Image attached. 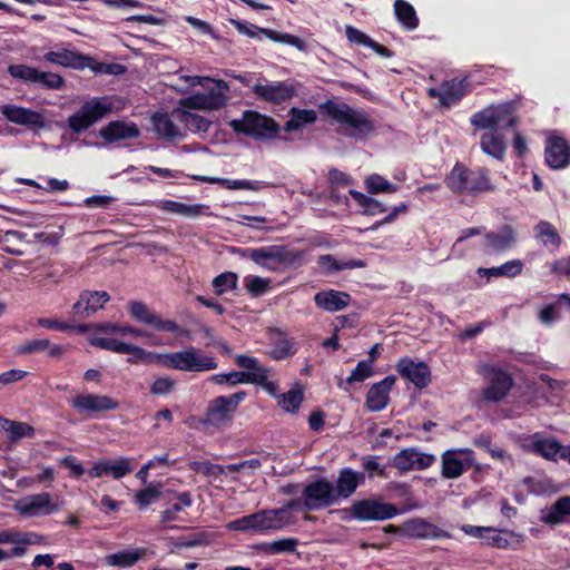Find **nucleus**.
Segmentation results:
<instances>
[{
    "label": "nucleus",
    "instance_id": "nucleus-20",
    "mask_svg": "<svg viewBox=\"0 0 570 570\" xmlns=\"http://www.w3.org/2000/svg\"><path fill=\"white\" fill-rule=\"evenodd\" d=\"M365 473L355 471L352 468H343L338 471L335 483H333L336 502L350 499L356 490L365 484Z\"/></svg>",
    "mask_w": 570,
    "mask_h": 570
},
{
    "label": "nucleus",
    "instance_id": "nucleus-58",
    "mask_svg": "<svg viewBox=\"0 0 570 570\" xmlns=\"http://www.w3.org/2000/svg\"><path fill=\"white\" fill-rule=\"evenodd\" d=\"M244 287L252 297H259L271 288V279L248 275L244 278Z\"/></svg>",
    "mask_w": 570,
    "mask_h": 570
},
{
    "label": "nucleus",
    "instance_id": "nucleus-18",
    "mask_svg": "<svg viewBox=\"0 0 570 570\" xmlns=\"http://www.w3.org/2000/svg\"><path fill=\"white\" fill-rule=\"evenodd\" d=\"M1 114L8 121L24 126L31 130L43 129L47 125L43 114L16 105H3Z\"/></svg>",
    "mask_w": 570,
    "mask_h": 570
},
{
    "label": "nucleus",
    "instance_id": "nucleus-25",
    "mask_svg": "<svg viewBox=\"0 0 570 570\" xmlns=\"http://www.w3.org/2000/svg\"><path fill=\"white\" fill-rule=\"evenodd\" d=\"M254 94L261 100L282 104L295 96V89L286 82L257 83L254 86Z\"/></svg>",
    "mask_w": 570,
    "mask_h": 570
},
{
    "label": "nucleus",
    "instance_id": "nucleus-4",
    "mask_svg": "<svg viewBox=\"0 0 570 570\" xmlns=\"http://www.w3.org/2000/svg\"><path fill=\"white\" fill-rule=\"evenodd\" d=\"M444 181L452 193L474 197L493 193L497 188L491 180L489 168H469L459 161L452 167Z\"/></svg>",
    "mask_w": 570,
    "mask_h": 570
},
{
    "label": "nucleus",
    "instance_id": "nucleus-15",
    "mask_svg": "<svg viewBox=\"0 0 570 570\" xmlns=\"http://www.w3.org/2000/svg\"><path fill=\"white\" fill-rule=\"evenodd\" d=\"M471 91V85L466 78H452L443 81L438 88H429L428 96L438 98L441 107L450 108L458 104Z\"/></svg>",
    "mask_w": 570,
    "mask_h": 570
},
{
    "label": "nucleus",
    "instance_id": "nucleus-19",
    "mask_svg": "<svg viewBox=\"0 0 570 570\" xmlns=\"http://www.w3.org/2000/svg\"><path fill=\"white\" fill-rule=\"evenodd\" d=\"M397 373L419 390L431 383V370L425 362H414L411 357H401L396 363Z\"/></svg>",
    "mask_w": 570,
    "mask_h": 570
},
{
    "label": "nucleus",
    "instance_id": "nucleus-36",
    "mask_svg": "<svg viewBox=\"0 0 570 570\" xmlns=\"http://www.w3.org/2000/svg\"><path fill=\"white\" fill-rule=\"evenodd\" d=\"M146 554L145 548H136L118 551L107 554L104 559L105 564L119 568H131Z\"/></svg>",
    "mask_w": 570,
    "mask_h": 570
},
{
    "label": "nucleus",
    "instance_id": "nucleus-38",
    "mask_svg": "<svg viewBox=\"0 0 570 570\" xmlns=\"http://www.w3.org/2000/svg\"><path fill=\"white\" fill-rule=\"evenodd\" d=\"M0 428L8 432L10 443H17L21 439L35 436V428L26 422H18L0 416Z\"/></svg>",
    "mask_w": 570,
    "mask_h": 570
},
{
    "label": "nucleus",
    "instance_id": "nucleus-1",
    "mask_svg": "<svg viewBox=\"0 0 570 570\" xmlns=\"http://www.w3.org/2000/svg\"><path fill=\"white\" fill-rule=\"evenodd\" d=\"M517 114V104L505 101L492 104L474 112L470 122L476 130H489L480 137L481 150L495 160L504 161L507 144L499 129L517 128L519 118Z\"/></svg>",
    "mask_w": 570,
    "mask_h": 570
},
{
    "label": "nucleus",
    "instance_id": "nucleus-56",
    "mask_svg": "<svg viewBox=\"0 0 570 570\" xmlns=\"http://www.w3.org/2000/svg\"><path fill=\"white\" fill-rule=\"evenodd\" d=\"M124 354H130V356L127 358V362L130 364L142 362L146 364L157 365V352L147 351L140 346L128 343L127 350L125 351Z\"/></svg>",
    "mask_w": 570,
    "mask_h": 570
},
{
    "label": "nucleus",
    "instance_id": "nucleus-55",
    "mask_svg": "<svg viewBox=\"0 0 570 570\" xmlns=\"http://www.w3.org/2000/svg\"><path fill=\"white\" fill-rule=\"evenodd\" d=\"M8 73L26 85H36L39 70L23 63L9 65Z\"/></svg>",
    "mask_w": 570,
    "mask_h": 570
},
{
    "label": "nucleus",
    "instance_id": "nucleus-2",
    "mask_svg": "<svg viewBox=\"0 0 570 570\" xmlns=\"http://www.w3.org/2000/svg\"><path fill=\"white\" fill-rule=\"evenodd\" d=\"M320 111L338 124V132L345 137L366 140L375 132V120L364 109H354L345 102L326 100L320 105Z\"/></svg>",
    "mask_w": 570,
    "mask_h": 570
},
{
    "label": "nucleus",
    "instance_id": "nucleus-42",
    "mask_svg": "<svg viewBox=\"0 0 570 570\" xmlns=\"http://www.w3.org/2000/svg\"><path fill=\"white\" fill-rule=\"evenodd\" d=\"M153 205L163 212H168L187 217L199 215L203 208L202 205H188L171 199L155 200L153 202Z\"/></svg>",
    "mask_w": 570,
    "mask_h": 570
},
{
    "label": "nucleus",
    "instance_id": "nucleus-17",
    "mask_svg": "<svg viewBox=\"0 0 570 570\" xmlns=\"http://www.w3.org/2000/svg\"><path fill=\"white\" fill-rule=\"evenodd\" d=\"M402 534L414 539H450L451 533L423 518H411L403 522Z\"/></svg>",
    "mask_w": 570,
    "mask_h": 570
},
{
    "label": "nucleus",
    "instance_id": "nucleus-16",
    "mask_svg": "<svg viewBox=\"0 0 570 570\" xmlns=\"http://www.w3.org/2000/svg\"><path fill=\"white\" fill-rule=\"evenodd\" d=\"M474 464V452L471 449L446 450L442 454V475L452 480L461 476Z\"/></svg>",
    "mask_w": 570,
    "mask_h": 570
},
{
    "label": "nucleus",
    "instance_id": "nucleus-47",
    "mask_svg": "<svg viewBox=\"0 0 570 570\" xmlns=\"http://www.w3.org/2000/svg\"><path fill=\"white\" fill-rule=\"evenodd\" d=\"M259 32L274 42L285 43L295 47L299 51L307 50V43L297 36L278 32L268 28H259Z\"/></svg>",
    "mask_w": 570,
    "mask_h": 570
},
{
    "label": "nucleus",
    "instance_id": "nucleus-37",
    "mask_svg": "<svg viewBox=\"0 0 570 570\" xmlns=\"http://www.w3.org/2000/svg\"><path fill=\"white\" fill-rule=\"evenodd\" d=\"M535 239L550 250H557L562 242L558 229L547 220H540L533 228Z\"/></svg>",
    "mask_w": 570,
    "mask_h": 570
},
{
    "label": "nucleus",
    "instance_id": "nucleus-26",
    "mask_svg": "<svg viewBox=\"0 0 570 570\" xmlns=\"http://www.w3.org/2000/svg\"><path fill=\"white\" fill-rule=\"evenodd\" d=\"M99 135L105 141L114 144L120 140L136 139L139 137L140 131L135 122L114 120L102 127Z\"/></svg>",
    "mask_w": 570,
    "mask_h": 570
},
{
    "label": "nucleus",
    "instance_id": "nucleus-24",
    "mask_svg": "<svg viewBox=\"0 0 570 570\" xmlns=\"http://www.w3.org/2000/svg\"><path fill=\"white\" fill-rule=\"evenodd\" d=\"M59 505L52 502L51 494L42 492L20 501L19 511L24 515H48L57 512Z\"/></svg>",
    "mask_w": 570,
    "mask_h": 570
},
{
    "label": "nucleus",
    "instance_id": "nucleus-13",
    "mask_svg": "<svg viewBox=\"0 0 570 570\" xmlns=\"http://www.w3.org/2000/svg\"><path fill=\"white\" fill-rule=\"evenodd\" d=\"M304 510L318 511L336 504L333 483L326 478H317L303 489Z\"/></svg>",
    "mask_w": 570,
    "mask_h": 570
},
{
    "label": "nucleus",
    "instance_id": "nucleus-53",
    "mask_svg": "<svg viewBox=\"0 0 570 570\" xmlns=\"http://www.w3.org/2000/svg\"><path fill=\"white\" fill-rule=\"evenodd\" d=\"M82 301L86 302L85 315H92L97 311L104 307V305L110 299L109 294L106 291H83Z\"/></svg>",
    "mask_w": 570,
    "mask_h": 570
},
{
    "label": "nucleus",
    "instance_id": "nucleus-12",
    "mask_svg": "<svg viewBox=\"0 0 570 570\" xmlns=\"http://www.w3.org/2000/svg\"><path fill=\"white\" fill-rule=\"evenodd\" d=\"M214 86L208 88L206 92L195 94L185 98L181 104L187 109L193 110H218L226 106L229 90L228 85L224 80L213 81Z\"/></svg>",
    "mask_w": 570,
    "mask_h": 570
},
{
    "label": "nucleus",
    "instance_id": "nucleus-59",
    "mask_svg": "<svg viewBox=\"0 0 570 570\" xmlns=\"http://www.w3.org/2000/svg\"><path fill=\"white\" fill-rule=\"evenodd\" d=\"M95 330L98 333L110 334V333H119L122 335L130 334L134 337H142L146 333L142 330L130 325H119L114 323H100L95 325Z\"/></svg>",
    "mask_w": 570,
    "mask_h": 570
},
{
    "label": "nucleus",
    "instance_id": "nucleus-57",
    "mask_svg": "<svg viewBox=\"0 0 570 570\" xmlns=\"http://www.w3.org/2000/svg\"><path fill=\"white\" fill-rule=\"evenodd\" d=\"M304 400V394L301 389H292L279 396L278 404L288 413L298 412Z\"/></svg>",
    "mask_w": 570,
    "mask_h": 570
},
{
    "label": "nucleus",
    "instance_id": "nucleus-23",
    "mask_svg": "<svg viewBox=\"0 0 570 570\" xmlns=\"http://www.w3.org/2000/svg\"><path fill=\"white\" fill-rule=\"evenodd\" d=\"M132 471L130 460L127 458H119L114 461L100 460L87 471L91 479L111 476L119 480Z\"/></svg>",
    "mask_w": 570,
    "mask_h": 570
},
{
    "label": "nucleus",
    "instance_id": "nucleus-8",
    "mask_svg": "<svg viewBox=\"0 0 570 570\" xmlns=\"http://www.w3.org/2000/svg\"><path fill=\"white\" fill-rule=\"evenodd\" d=\"M228 126L236 135H244L256 140L277 137L281 127L274 118L256 110H245L240 119H232Z\"/></svg>",
    "mask_w": 570,
    "mask_h": 570
},
{
    "label": "nucleus",
    "instance_id": "nucleus-33",
    "mask_svg": "<svg viewBox=\"0 0 570 570\" xmlns=\"http://www.w3.org/2000/svg\"><path fill=\"white\" fill-rule=\"evenodd\" d=\"M317 265L323 274L333 275L336 272L343 269L363 268L365 267V262L362 259L354 258L344 262H338L333 255L325 254L318 256Z\"/></svg>",
    "mask_w": 570,
    "mask_h": 570
},
{
    "label": "nucleus",
    "instance_id": "nucleus-46",
    "mask_svg": "<svg viewBox=\"0 0 570 570\" xmlns=\"http://www.w3.org/2000/svg\"><path fill=\"white\" fill-rule=\"evenodd\" d=\"M176 499L177 502L169 504L167 509L161 512L163 522L166 523L179 520L178 513L181 512L184 508H190L193 505V498L188 491L178 493Z\"/></svg>",
    "mask_w": 570,
    "mask_h": 570
},
{
    "label": "nucleus",
    "instance_id": "nucleus-44",
    "mask_svg": "<svg viewBox=\"0 0 570 570\" xmlns=\"http://www.w3.org/2000/svg\"><path fill=\"white\" fill-rule=\"evenodd\" d=\"M235 363L237 364V366L242 368L250 370L245 372L257 376L258 381H256L255 383H263L266 381V377L268 376V370L265 366L261 365L256 357L239 354L236 355ZM252 383L253 382H249V384Z\"/></svg>",
    "mask_w": 570,
    "mask_h": 570
},
{
    "label": "nucleus",
    "instance_id": "nucleus-60",
    "mask_svg": "<svg viewBox=\"0 0 570 570\" xmlns=\"http://www.w3.org/2000/svg\"><path fill=\"white\" fill-rule=\"evenodd\" d=\"M188 466L195 473L213 478L224 475L227 471L226 466L215 464L209 461H190Z\"/></svg>",
    "mask_w": 570,
    "mask_h": 570
},
{
    "label": "nucleus",
    "instance_id": "nucleus-35",
    "mask_svg": "<svg viewBox=\"0 0 570 570\" xmlns=\"http://www.w3.org/2000/svg\"><path fill=\"white\" fill-rule=\"evenodd\" d=\"M568 515H570V497H561L542 511L541 521L549 525H558L563 523Z\"/></svg>",
    "mask_w": 570,
    "mask_h": 570
},
{
    "label": "nucleus",
    "instance_id": "nucleus-54",
    "mask_svg": "<svg viewBox=\"0 0 570 570\" xmlns=\"http://www.w3.org/2000/svg\"><path fill=\"white\" fill-rule=\"evenodd\" d=\"M238 283V275L234 272H224L214 277L212 286L214 293L222 296L230 291L236 289Z\"/></svg>",
    "mask_w": 570,
    "mask_h": 570
},
{
    "label": "nucleus",
    "instance_id": "nucleus-6",
    "mask_svg": "<svg viewBox=\"0 0 570 570\" xmlns=\"http://www.w3.org/2000/svg\"><path fill=\"white\" fill-rule=\"evenodd\" d=\"M247 397V392L238 391L229 395H219L209 401L203 417H198V424L208 430H223L233 422L239 404Z\"/></svg>",
    "mask_w": 570,
    "mask_h": 570
},
{
    "label": "nucleus",
    "instance_id": "nucleus-61",
    "mask_svg": "<svg viewBox=\"0 0 570 570\" xmlns=\"http://www.w3.org/2000/svg\"><path fill=\"white\" fill-rule=\"evenodd\" d=\"M88 341L91 346L99 347L106 351H111L118 354H124L125 351L127 350L128 344L112 337H100L96 335L91 336Z\"/></svg>",
    "mask_w": 570,
    "mask_h": 570
},
{
    "label": "nucleus",
    "instance_id": "nucleus-3",
    "mask_svg": "<svg viewBox=\"0 0 570 570\" xmlns=\"http://www.w3.org/2000/svg\"><path fill=\"white\" fill-rule=\"evenodd\" d=\"M242 257L250 259L254 264L273 273H282L289 268L303 265L305 252L291 249L284 245H268L257 248H239Z\"/></svg>",
    "mask_w": 570,
    "mask_h": 570
},
{
    "label": "nucleus",
    "instance_id": "nucleus-31",
    "mask_svg": "<svg viewBox=\"0 0 570 570\" xmlns=\"http://www.w3.org/2000/svg\"><path fill=\"white\" fill-rule=\"evenodd\" d=\"M485 246L494 253L505 252L515 244V232L510 225L502 226L498 232L484 235Z\"/></svg>",
    "mask_w": 570,
    "mask_h": 570
},
{
    "label": "nucleus",
    "instance_id": "nucleus-5",
    "mask_svg": "<svg viewBox=\"0 0 570 570\" xmlns=\"http://www.w3.org/2000/svg\"><path fill=\"white\" fill-rule=\"evenodd\" d=\"M337 513L341 514V519L345 522L352 520L368 522L390 520L399 515L401 511L396 505L384 502L380 497H371L353 501L350 507L337 510Z\"/></svg>",
    "mask_w": 570,
    "mask_h": 570
},
{
    "label": "nucleus",
    "instance_id": "nucleus-29",
    "mask_svg": "<svg viewBox=\"0 0 570 570\" xmlns=\"http://www.w3.org/2000/svg\"><path fill=\"white\" fill-rule=\"evenodd\" d=\"M45 60L62 67L85 69L86 66H89L88 60H90V57L69 49H61L45 53Z\"/></svg>",
    "mask_w": 570,
    "mask_h": 570
},
{
    "label": "nucleus",
    "instance_id": "nucleus-30",
    "mask_svg": "<svg viewBox=\"0 0 570 570\" xmlns=\"http://www.w3.org/2000/svg\"><path fill=\"white\" fill-rule=\"evenodd\" d=\"M272 350L269 356L275 361H283L292 357L296 353L294 338L287 336L279 328H272Z\"/></svg>",
    "mask_w": 570,
    "mask_h": 570
},
{
    "label": "nucleus",
    "instance_id": "nucleus-28",
    "mask_svg": "<svg viewBox=\"0 0 570 570\" xmlns=\"http://www.w3.org/2000/svg\"><path fill=\"white\" fill-rule=\"evenodd\" d=\"M350 302L351 295L348 293L336 289L320 291L314 295L315 305L330 313L344 309Z\"/></svg>",
    "mask_w": 570,
    "mask_h": 570
},
{
    "label": "nucleus",
    "instance_id": "nucleus-41",
    "mask_svg": "<svg viewBox=\"0 0 570 570\" xmlns=\"http://www.w3.org/2000/svg\"><path fill=\"white\" fill-rule=\"evenodd\" d=\"M291 118L285 122L284 130L286 132H293L302 129L306 125H312L316 121L317 115L312 109H299L293 107L289 110Z\"/></svg>",
    "mask_w": 570,
    "mask_h": 570
},
{
    "label": "nucleus",
    "instance_id": "nucleus-45",
    "mask_svg": "<svg viewBox=\"0 0 570 570\" xmlns=\"http://www.w3.org/2000/svg\"><path fill=\"white\" fill-rule=\"evenodd\" d=\"M350 195L363 208V214L375 216L386 212V207L377 199L367 196L358 190L351 189Z\"/></svg>",
    "mask_w": 570,
    "mask_h": 570
},
{
    "label": "nucleus",
    "instance_id": "nucleus-10",
    "mask_svg": "<svg viewBox=\"0 0 570 570\" xmlns=\"http://www.w3.org/2000/svg\"><path fill=\"white\" fill-rule=\"evenodd\" d=\"M128 312L132 320L145 324L158 332L174 333L178 336L189 338V331L180 327L175 321L161 320L160 316L153 312L145 303L140 301H131L128 303Z\"/></svg>",
    "mask_w": 570,
    "mask_h": 570
},
{
    "label": "nucleus",
    "instance_id": "nucleus-11",
    "mask_svg": "<svg viewBox=\"0 0 570 570\" xmlns=\"http://www.w3.org/2000/svg\"><path fill=\"white\" fill-rule=\"evenodd\" d=\"M70 406L80 415L97 419L106 412L116 411L120 403L106 394H78L70 400Z\"/></svg>",
    "mask_w": 570,
    "mask_h": 570
},
{
    "label": "nucleus",
    "instance_id": "nucleus-64",
    "mask_svg": "<svg viewBox=\"0 0 570 570\" xmlns=\"http://www.w3.org/2000/svg\"><path fill=\"white\" fill-rule=\"evenodd\" d=\"M36 85L42 89L60 90L65 86V79L58 73L39 70Z\"/></svg>",
    "mask_w": 570,
    "mask_h": 570
},
{
    "label": "nucleus",
    "instance_id": "nucleus-62",
    "mask_svg": "<svg viewBox=\"0 0 570 570\" xmlns=\"http://www.w3.org/2000/svg\"><path fill=\"white\" fill-rule=\"evenodd\" d=\"M297 546H298V539H296V538H284V539L275 540V541L263 544L264 550L267 553H272V554L283 553V552L293 553L296 551Z\"/></svg>",
    "mask_w": 570,
    "mask_h": 570
},
{
    "label": "nucleus",
    "instance_id": "nucleus-43",
    "mask_svg": "<svg viewBox=\"0 0 570 570\" xmlns=\"http://www.w3.org/2000/svg\"><path fill=\"white\" fill-rule=\"evenodd\" d=\"M263 520L264 518L261 510L255 513L244 515L242 518L230 521L227 528L229 530L240 532L262 533Z\"/></svg>",
    "mask_w": 570,
    "mask_h": 570
},
{
    "label": "nucleus",
    "instance_id": "nucleus-39",
    "mask_svg": "<svg viewBox=\"0 0 570 570\" xmlns=\"http://www.w3.org/2000/svg\"><path fill=\"white\" fill-rule=\"evenodd\" d=\"M528 450L537 455H540L549 461H557L561 444L549 438H535L529 445Z\"/></svg>",
    "mask_w": 570,
    "mask_h": 570
},
{
    "label": "nucleus",
    "instance_id": "nucleus-14",
    "mask_svg": "<svg viewBox=\"0 0 570 570\" xmlns=\"http://www.w3.org/2000/svg\"><path fill=\"white\" fill-rule=\"evenodd\" d=\"M483 376L489 382V385L483 390V399L488 402L502 401L514 385L512 375L498 366H487Z\"/></svg>",
    "mask_w": 570,
    "mask_h": 570
},
{
    "label": "nucleus",
    "instance_id": "nucleus-51",
    "mask_svg": "<svg viewBox=\"0 0 570 570\" xmlns=\"http://www.w3.org/2000/svg\"><path fill=\"white\" fill-rule=\"evenodd\" d=\"M180 121L188 130L198 134H207L213 125L206 117L186 110L181 111Z\"/></svg>",
    "mask_w": 570,
    "mask_h": 570
},
{
    "label": "nucleus",
    "instance_id": "nucleus-32",
    "mask_svg": "<svg viewBox=\"0 0 570 570\" xmlns=\"http://www.w3.org/2000/svg\"><path fill=\"white\" fill-rule=\"evenodd\" d=\"M153 130L159 139L173 141L181 137L179 128L166 112H155L151 116Z\"/></svg>",
    "mask_w": 570,
    "mask_h": 570
},
{
    "label": "nucleus",
    "instance_id": "nucleus-49",
    "mask_svg": "<svg viewBox=\"0 0 570 570\" xmlns=\"http://www.w3.org/2000/svg\"><path fill=\"white\" fill-rule=\"evenodd\" d=\"M215 384H229L235 386L237 384H249V382L258 381L257 376L254 374H248L246 372L233 371L229 373H219L214 374L209 379Z\"/></svg>",
    "mask_w": 570,
    "mask_h": 570
},
{
    "label": "nucleus",
    "instance_id": "nucleus-27",
    "mask_svg": "<svg viewBox=\"0 0 570 570\" xmlns=\"http://www.w3.org/2000/svg\"><path fill=\"white\" fill-rule=\"evenodd\" d=\"M40 541V535L36 532H20L16 530L0 531V544L13 543L10 557H22L28 544H36Z\"/></svg>",
    "mask_w": 570,
    "mask_h": 570
},
{
    "label": "nucleus",
    "instance_id": "nucleus-7",
    "mask_svg": "<svg viewBox=\"0 0 570 570\" xmlns=\"http://www.w3.org/2000/svg\"><path fill=\"white\" fill-rule=\"evenodd\" d=\"M157 366L184 372H206L216 370L218 363L213 356H203L199 350L188 346L178 352L158 353Z\"/></svg>",
    "mask_w": 570,
    "mask_h": 570
},
{
    "label": "nucleus",
    "instance_id": "nucleus-40",
    "mask_svg": "<svg viewBox=\"0 0 570 570\" xmlns=\"http://www.w3.org/2000/svg\"><path fill=\"white\" fill-rule=\"evenodd\" d=\"M394 12L396 20L405 30L412 31L419 27L420 20L414 7L410 2L405 0H395Z\"/></svg>",
    "mask_w": 570,
    "mask_h": 570
},
{
    "label": "nucleus",
    "instance_id": "nucleus-22",
    "mask_svg": "<svg viewBox=\"0 0 570 570\" xmlns=\"http://www.w3.org/2000/svg\"><path fill=\"white\" fill-rule=\"evenodd\" d=\"M395 382L396 377L394 375H387L368 389L365 404L370 412H381L387 406L390 392Z\"/></svg>",
    "mask_w": 570,
    "mask_h": 570
},
{
    "label": "nucleus",
    "instance_id": "nucleus-63",
    "mask_svg": "<svg viewBox=\"0 0 570 570\" xmlns=\"http://www.w3.org/2000/svg\"><path fill=\"white\" fill-rule=\"evenodd\" d=\"M415 448H406L396 453L392 459V465L401 472L414 470Z\"/></svg>",
    "mask_w": 570,
    "mask_h": 570
},
{
    "label": "nucleus",
    "instance_id": "nucleus-52",
    "mask_svg": "<svg viewBox=\"0 0 570 570\" xmlns=\"http://www.w3.org/2000/svg\"><path fill=\"white\" fill-rule=\"evenodd\" d=\"M191 179L200 183H208V184H217L220 185L224 188L230 189V190H238V189H250L252 188V181L249 180H240V179H229V178H219V177H210V176H204V175H193Z\"/></svg>",
    "mask_w": 570,
    "mask_h": 570
},
{
    "label": "nucleus",
    "instance_id": "nucleus-21",
    "mask_svg": "<svg viewBox=\"0 0 570 570\" xmlns=\"http://www.w3.org/2000/svg\"><path fill=\"white\" fill-rule=\"evenodd\" d=\"M544 160L551 169H563L570 165V146L561 136H550L544 148Z\"/></svg>",
    "mask_w": 570,
    "mask_h": 570
},
{
    "label": "nucleus",
    "instance_id": "nucleus-50",
    "mask_svg": "<svg viewBox=\"0 0 570 570\" xmlns=\"http://www.w3.org/2000/svg\"><path fill=\"white\" fill-rule=\"evenodd\" d=\"M365 188L368 194L376 195V194H393L399 190V186L389 181L383 176L379 174H372L370 175L365 181Z\"/></svg>",
    "mask_w": 570,
    "mask_h": 570
},
{
    "label": "nucleus",
    "instance_id": "nucleus-9",
    "mask_svg": "<svg viewBox=\"0 0 570 570\" xmlns=\"http://www.w3.org/2000/svg\"><path fill=\"white\" fill-rule=\"evenodd\" d=\"M112 112V102L108 97L92 98L68 117L67 124L73 134H82L95 122Z\"/></svg>",
    "mask_w": 570,
    "mask_h": 570
},
{
    "label": "nucleus",
    "instance_id": "nucleus-48",
    "mask_svg": "<svg viewBox=\"0 0 570 570\" xmlns=\"http://www.w3.org/2000/svg\"><path fill=\"white\" fill-rule=\"evenodd\" d=\"M38 325L48 330H56L60 332H76L78 334H86L90 330L89 324H70L68 322L59 321L57 318H45L38 320Z\"/></svg>",
    "mask_w": 570,
    "mask_h": 570
},
{
    "label": "nucleus",
    "instance_id": "nucleus-34",
    "mask_svg": "<svg viewBox=\"0 0 570 570\" xmlns=\"http://www.w3.org/2000/svg\"><path fill=\"white\" fill-rule=\"evenodd\" d=\"M524 264L521 259H511L497 267H479L476 274L480 277H509L513 278L520 275L523 271Z\"/></svg>",
    "mask_w": 570,
    "mask_h": 570
}]
</instances>
